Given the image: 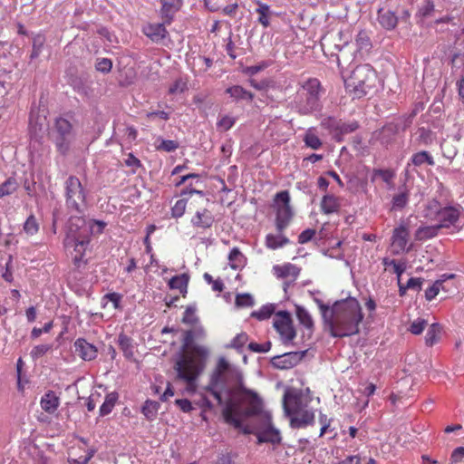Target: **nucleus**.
Segmentation results:
<instances>
[{
	"mask_svg": "<svg viewBox=\"0 0 464 464\" xmlns=\"http://www.w3.org/2000/svg\"><path fill=\"white\" fill-rule=\"evenodd\" d=\"M193 404L201 409V417L203 420H206L205 412L207 411H211L214 408L213 403L209 401V399L206 395H202L201 398L198 401H195Z\"/></svg>",
	"mask_w": 464,
	"mask_h": 464,
	"instance_id": "3c124183",
	"label": "nucleus"
},
{
	"mask_svg": "<svg viewBox=\"0 0 464 464\" xmlns=\"http://www.w3.org/2000/svg\"><path fill=\"white\" fill-rule=\"evenodd\" d=\"M124 165L130 168V172L132 174L136 173L137 169L141 167L140 160L132 153H129L127 158L124 159Z\"/></svg>",
	"mask_w": 464,
	"mask_h": 464,
	"instance_id": "4d7b16f0",
	"label": "nucleus"
},
{
	"mask_svg": "<svg viewBox=\"0 0 464 464\" xmlns=\"http://www.w3.org/2000/svg\"><path fill=\"white\" fill-rule=\"evenodd\" d=\"M256 4L258 5V8L256 10V13L259 14L258 22L264 27H268L270 24V23H269L270 7L268 5L264 4L260 1H256Z\"/></svg>",
	"mask_w": 464,
	"mask_h": 464,
	"instance_id": "37998d69",
	"label": "nucleus"
},
{
	"mask_svg": "<svg viewBox=\"0 0 464 464\" xmlns=\"http://www.w3.org/2000/svg\"><path fill=\"white\" fill-rule=\"evenodd\" d=\"M303 392L297 389H287L283 396V408L287 417L299 414L304 410Z\"/></svg>",
	"mask_w": 464,
	"mask_h": 464,
	"instance_id": "4468645a",
	"label": "nucleus"
},
{
	"mask_svg": "<svg viewBox=\"0 0 464 464\" xmlns=\"http://www.w3.org/2000/svg\"><path fill=\"white\" fill-rule=\"evenodd\" d=\"M248 341V335L246 333L242 332L237 334L231 341L229 344L227 345V348L236 349L237 351L241 350L246 342Z\"/></svg>",
	"mask_w": 464,
	"mask_h": 464,
	"instance_id": "09e8293b",
	"label": "nucleus"
},
{
	"mask_svg": "<svg viewBox=\"0 0 464 464\" xmlns=\"http://www.w3.org/2000/svg\"><path fill=\"white\" fill-rule=\"evenodd\" d=\"M235 373V370L229 362L224 357H220L209 375L208 383L204 389L217 400L220 406L226 403L223 400V393L229 396L233 394L232 389L229 388V380Z\"/></svg>",
	"mask_w": 464,
	"mask_h": 464,
	"instance_id": "39448f33",
	"label": "nucleus"
},
{
	"mask_svg": "<svg viewBox=\"0 0 464 464\" xmlns=\"http://www.w3.org/2000/svg\"><path fill=\"white\" fill-rule=\"evenodd\" d=\"M314 423V412L309 410H302V411L294 415L290 419V425L292 428L300 429L307 425H313Z\"/></svg>",
	"mask_w": 464,
	"mask_h": 464,
	"instance_id": "a878e982",
	"label": "nucleus"
},
{
	"mask_svg": "<svg viewBox=\"0 0 464 464\" xmlns=\"http://www.w3.org/2000/svg\"><path fill=\"white\" fill-rule=\"evenodd\" d=\"M229 266L232 269L242 267L246 263V257L238 247H233L228 255Z\"/></svg>",
	"mask_w": 464,
	"mask_h": 464,
	"instance_id": "e433bc0d",
	"label": "nucleus"
},
{
	"mask_svg": "<svg viewBox=\"0 0 464 464\" xmlns=\"http://www.w3.org/2000/svg\"><path fill=\"white\" fill-rule=\"evenodd\" d=\"M143 33L154 43L161 42L168 34L165 23L149 24L144 26Z\"/></svg>",
	"mask_w": 464,
	"mask_h": 464,
	"instance_id": "b1692460",
	"label": "nucleus"
},
{
	"mask_svg": "<svg viewBox=\"0 0 464 464\" xmlns=\"http://www.w3.org/2000/svg\"><path fill=\"white\" fill-rule=\"evenodd\" d=\"M160 403L155 401L147 400L142 406L141 412L148 420H153L156 418Z\"/></svg>",
	"mask_w": 464,
	"mask_h": 464,
	"instance_id": "79ce46f5",
	"label": "nucleus"
},
{
	"mask_svg": "<svg viewBox=\"0 0 464 464\" xmlns=\"http://www.w3.org/2000/svg\"><path fill=\"white\" fill-rule=\"evenodd\" d=\"M435 139L434 133L424 127H420L418 129V141L421 145H430Z\"/></svg>",
	"mask_w": 464,
	"mask_h": 464,
	"instance_id": "49530a36",
	"label": "nucleus"
},
{
	"mask_svg": "<svg viewBox=\"0 0 464 464\" xmlns=\"http://www.w3.org/2000/svg\"><path fill=\"white\" fill-rule=\"evenodd\" d=\"M277 235L268 234L266 237V246L270 249H277L289 244V239L283 234V232H277Z\"/></svg>",
	"mask_w": 464,
	"mask_h": 464,
	"instance_id": "2f4dec72",
	"label": "nucleus"
},
{
	"mask_svg": "<svg viewBox=\"0 0 464 464\" xmlns=\"http://www.w3.org/2000/svg\"><path fill=\"white\" fill-rule=\"evenodd\" d=\"M189 281V276L186 273L175 276L169 281V286L170 289H177L180 294L185 296L188 293V285Z\"/></svg>",
	"mask_w": 464,
	"mask_h": 464,
	"instance_id": "c756f323",
	"label": "nucleus"
},
{
	"mask_svg": "<svg viewBox=\"0 0 464 464\" xmlns=\"http://www.w3.org/2000/svg\"><path fill=\"white\" fill-rule=\"evenodd\" d=\"M44 40L42 36H37V37L34 38L33 50L30 54V58L32 60L37 58L40 55V53H41L43 45H44Z\"/></svg>",
	"mask_w": 464,
	"mask_h": 464,
	"instance_id": "680f3d73",
	"label": "nucleus"
},
{
	"mask_svg": "<svg viewBox=\"0 0 464 464\" xmlns=\"http://www.w3.org/2000/svg\"><path fill=\"white\" fill-rule=\"evenodd\" d=\"M45 118L43 120L36 119L34 121V114L31 112L30 114V121H29V130H30V135L31 138L36 141H40V140L43 138V135L45 131Z\"/></svg>",
	"mask_w": 464,
	"mask_h": 464,
	"instance_id": "c85d7f7f",
	"label": "nucleus"
},
{
	"mask_svg": "<svg viewBox=\"0 0 464 464\" xmlns=\"http://www.w3.org/2000/svg\"><path fill=\"white\" fill-rule=\"evenodd\" d=\"M175 404L183 411L186 413L190 412L192 410L195 409L194 404L188 399H178L175 401Z\"/></svg>",
	"mask_w": 464,
	"mask_h": 464,
	"instance_id": "338daca9",
	"label": "nucleus"
},
{
	"mask_svg": "<svg viewBox=\"0 0 464 464\" xmlns=\"http://www.w3.org/2000/svg\"><path fill=\"white\" fill-rule=\"evenodd\" d=\"M53 139L56 150L62 155H66L74 140V132L71 122L64 118H57L53 130Z\"/></svg>",
	"mask_w": 464,
	"mask_h": 464,
	"instance_id": "1a4fd4ad",
	"label": "nucleus"
},
{
	"mask_svg": "<svg viewBox=\"0 0 464 464\" xmlns=\"http://www.w3.org/2000/svg\"><path fill=\"white\" fill-rule=\"evenodd\" d=\"M39 225L34 215H30L24 224V230L28 235H34L38 232Z\"/></svg>",
	"mask_w": 464,
	"mask_h": 464,
	"instance_id": "603ef678",
	"label": "nucleus"
},
{
	"mask_svg": "<svg viewBox=\"0 0 464 464\" xmlns=\"http://www.w3.org/2000/svg\"><path fill=\"white\" fill-rule=\"evenodd\" d=\"M440 334L441 326L440 325V324L434 323L430 324L425 335V344L430 347L433 346L440 341Z\"/></svg>",
	"mask_w": 464,
	"mask_h": 464,
	"instance_id": "473e14b6",
	"label": "nucleus"
},
{
	"mask_svg": "<svg viewBox=\"0 0 464 464\" xmlns=\"http://www.w3.org/2000/svg\"><path fill=\"white\" fill-rule=\"evenodd\" d=\"M227 93L235 102H251L254 100L255 94L247 91L241 85H233L226 90Z\"/></svg>",
	"mask_w": 464,
	"mask_h": 464,
	"instance_id": "393cba45",
	"label": "nucleus"
},
{
	"mask_svg": "<svg viewBox=\"0 0 464 464\" xmlns=\"http://www.w3.org/2000/svg\"><path fill=\"white\" fill-rule=\"evenodd\" d=\"M161 3V16L164 23L169 24L174 14L180 9L182 0H160Z\"/></svg>",
	"mask_w": 464,
	"mask_h": 464,
	"instance_id": "4be33fe9",
	"label": "nucleus"
},
{
	"mask_svg": "<svg viewBox=\"0 0 464 464\" xmlns=\"http://www.w3.org/2000/svg\"><path fill=\"white\" fill-rule=\"evenodd\" d=\"M435 11V5L433 0H425L424 3L419 6L418 11L415 14L416 18L420 20L430 17Z\"/></svg>",
	"mask_w": 464,
	"mask_h": 464,
	"instance_id": "4c0bfd02",
	"label": "nucleus"
},
{
	"mask_svg": "<svg viewBox=\"0 0 464 464\" xmlns=\"http://www.w3.org/2000/svg\"><path fill=\"white\" fill-rule=\"evenodd\" d=\"M328 127L334 132L335 136L346 135L354 132L359 128V123L356 121H343L329 118Z\"/></svg>",
	"mask_w": 464,
	"mask_h": 464,
	"instance_id": "aec40b11",
	"label": "nucleus"
},
{
	"mask_svg": "<svg viewBox=\"0 0 464 464\" xmlns=\"http://www.w3.org/2000/svg\"><path fill=\"white\" fill-rule=\"evenodd\" d=\"M464 459V447L456 448L450 456V464H457Z\"/></svg>",
	"mask_w": 464,
	"mask_h": 464,
	"instance_id": "774afa93",
	"label": "nucleus"
},
{
	"mask_svg": "<svg viewBox=\"0 0 464 464\" xmlns=\"http://www.w3.org/2000/svg\"><path fill=\"white\" fill-rule=\"evenodd\" d=\"M427 325V321L425 319L418 318L413 321L410 325L409 331L415 335L420 334Z\"/></svg>",
	"mask_w": 464,
	"mask_h": 464,
	"instance_id": "13d9d810",
	"label": "nucleus"
},
{
	"mask_svg": "<svg viewBox=\"0 0 464 464\" xmlns=\"http://www.w3.org/2000/svg\"><path fill=\"white\" fill-rule=\"evenodd\" d=\"M340 208L339 198L334 195H324L321 201V209L324 214L337 212Z\"/></svg>",
	"mask_w": 464,
	"mask_h": 464,
	"instance_id": "7c9ffc66",
	"label": "nucleus"
},
{
	"mask_svg": "<svg viewBox=\"0 0 464 464\" xmlns=\"http://www.w3.org/2000/svg\"><path fill=\"white\" fill-rule=\"evenodd\" d=\"M440 228L439 226L433 225V226H426V227H420L415 233V237L417 240H426L432 238L438 235V232Z\"/></svg>",
	"mask_w": 464,
	"mask_h": 464,
	"instance_id": "f704fd0d",
	"label": "nucleus"
},
{
	"mask_svg": "<svg viewBox=\"0 0 464 464\" xmlns=\"http://www.w3.org/2000/svg\"><path fill=\"white\" fill-rule=\"evenodd\" d=\"M118 343L122 350L123 355L126 357V359L132 361L134 353L130 339L125 335L121 334L118 339Z\"/></svg>",
	"mask_w": 464,
	"mask_h": 464,
	"instance_id": "ea45409f",
	"label": "nucleus"
},
{
	"mask_svg": "<svg viewBox=\"0 0 464 464\" xmlns=\"http://www.w3.org/2000/svg\"><path fill=\"white\" fill-rule=\"evenodd\" d=\"M274 208H276V231L284 232L294 216L290 206V194L288 190H282L275 195Z\"/></svg>",
	"mask_w": 464,
	"mask_h": 464,
	"instance_id": "9b49d317",
	"label": "nucleus"
},
{
	"mask_svg": "<svg viewBox=\"0 0 464 464\" xmlns=\"http://www.w3.org/2000/svg\"><path fill=\"white\" fill-rule=\"evenodd\" d=\"M411 162L416 167H420L423 164H427L429 166L435 165L433 157L426 150L414 153L411 158Z\"/></svg>",
	"mask_w": 464,
	"mask_h": 464,
	"instance_id": "72a5a7b5",
	"label": "nucleus"
},
{
	"mask_svg": "<svg viewBox=\"0 0 464 464\" xmlns=\"http://www.w3.org/2000/svg\"><path fill=\"white\" fill-rule=\"evenodd\" d=\"M269 66V63L268 62H266V61H263L261 62L260 63L258 64H256V65H251V66H247L246 69H245V73L250 75V76H253V75H256L259 72L265 70L266 68H267Z\"/></svg>",
	"mask_w": 464,
	"mask_h": 464,
	"instance_id": "69168bd1",
	"label": "nucleus"
},
{
	"mask_svg": "<svg viewBox=\"0 0 464 464\" xmlns=\"http://www.w3.org/2000/svg\"><path fill=\"white\" fill-rule=\"evenodd\" d=\"M426 211V217L437 221L440 229L452 228L459 232L462 228L460 218L463 208L459 204L442 207L440 201L433 199L428 204Z\"/></svg>",
	"mask_w": 464,
	"mask_h": 464,
	"instance_id": "423d86ee",
	"label": "nucleus"
},
{
	"mask_svg": "<svg viewBox=\"0 0 464 464\" xmlns=\"http://www.w3.org/2000/svg\"><path fill=\"white\" fill-rule=\"evenodd\" d=\"M234 396L223 405L222 415L227 424L244 434H251L256 433V425L245 423L246 420L259 418L269 422V413L264 411V401L256 392L240 383Z\"/></svg>",
	"mask_w": 464,
	"mask_h": 464,
	"instance_id": "f257e3e1",
	"label": "nucleus"
},
{
	"mask_svg": "<svg viewBox=\"0 0 464 464\" xmlns=\"http://www.w3.org/2000/svg\"><path fill=\"white\" fill-rule=\"evenodd\" d=\"M295 313L299 323L307 330L312 331L314 328V321L308 311L301 305H296Z\"/></svg>",
	"mask_w": 464,
	"mask_h": 464,
	"instance_id": "c9c22d12",
	"label": "nucleus"
},
{
	"mask_svg": "<svg viewBox=\"0 0 464 464\" xmlns=\"http://www.w3.org/2000/svg\"><path fill=\"white\" fill-rule=\"evenodd\" d=\"M255 304L250 294H238L236 296V304L238 307H251Z\"/></svg>",
	"mask_w": 464,
	"mask_h": 464,
	"instance_id": "864d4df0",
	"label": "nucleus"
},
{
	"mask_svg": "<svg viewBox=\"0 0 464 464\" xmlns=\"http://www.w3.org/2000/svg\"><path fill=\"white\" fill-rule=\"evenodd\" d=\"M409 239V230L404 224L395 227L392 236V246L394 254H399L406 250Z\"/></svg>",
	"mask_w": 464,
	"mask_h": 464,
	"instance_id": "f3484780",
	"label": "nucleus"
},
{
	"mask_svg": "<svg viewBox=\"0 0 464 464\" xmlns=\"http://www.w3.org/2000/svg\"><path fill=\"white\" fill-rule=\"evenodd\" d=\"M95 68L101 72H109L112 68V62L107 58L98 59L95 64Z\"/></svg>",
	"mask_w": 464,
	"mask_h": 464,
	"instance_id": "0e129e2a",
	"label": "nucleus"
},
{
	"mask_svg": "<svg viewBox=\"0 0 464 464\" xmlns=\"http://www.w3.org/2000/svg\"><path fill=\"white\" fill-rule=\"evenodd\" d=\"M116 403V392H112L106 396L105 401L100 407V416H105L111 412Z\"/></svg>",
	"mask_w": 464,
	"mask_h": 464,
	"instance_id": "a18cd8bd",
	"label": "nucleus"
},
{
	"mask_svg": "<svg viewBox=\"0 0 464 464\" xmlns=\"http://www.w3.org/2000/svg\"><path fill=\"white\" fill-rule=\"evenodd\" d=\"M379 77L370 64L356 66L345 80L346 91L353 99H361L377 91Z\"/></svg>",
	"mask_w": 464,
	"mask_h": 464,
	"instance_id": "7ed1b4c3",
	"label": "nucleus"
},
{
	"mask_svg": "<svg viewBox=\"0 0 464 464\" xmlns=\"http://www.w3.org/2000/svg\"><path fill=\"white\" fill-rule=\"evenodd\" d=\"M17 188V183L14 178H8L0 185V198L7 196L14 192Z\"/></svg>",
	"mask_w": 464,
	"mask_h": 464,
	"instance_id": "8fccbe9b",
	"label": "nucleus"
},
{
	"mask_svg": "<svg viewBox=\"0 0 464 464\" xmlns=\"http://www.w3.org/2000/svg\"><path fill=\"white\" fill-rule=\"evenodd\" d=\"M274 274L278 278H286V277H292L293 281H295L296 278L299 276L301 268L296 266L294 264L286 263L282 266L276 265L273 267Z\"/></svg>",
	"mask_w": 464,
	"mask_h": 464,
	"instance_id": "bb28decb",
	"label": "nucleus"
},
{
	"mask_svg": "<svg viewBox=\"0 0 464 464\" xmlns=\"http://www.w3.org/2000/svg\"><path fill=\"white\" fill-rule=\"evenodd\" d=\"M194 332L186 331L182 340V352L179 353V358L174 364L178 379L184 381L188 386L195 384L205 367L204 363L196 362L193 357L184 354L188 349L192 348Z\"/></svg>",
	"mask_w": 464,
	"mask_h": 464,
	"instance_id": "20e7f679",
	"label": "nucleus"
},
{
	"mask_svg": "<svg viewBox=\"0 0 464 464\" xmlns=\"http://www.w3.org/2000/svg\"><path fill=\"white\" fill-rule=\"evenodd\" d=\"M67 83L79 94L87 95L89 87L86 85V79L83 75L74 73L73 69L66 72Z\"/></svg>",
	"mask_w": 464,
	"mask_h": 464,
	"instance_id": "412c9836",
	"label": "nucleus"
},
{
	"mask_svg": "<svg viewBox=\"0 0 464 464\" xmlns=\"http://www.w3.org/2000/svg\"><path fill=\"white\" fill-rule=\"evenodd\" d=\"M179 147V144L176 140H161L160 143L156 146L158 150L166 152L175 151Z\"/></svg>",
	"mask_w": 464,
	"mask_h": 464,
	"instance_id": "6e6d98bb",
	"label": "nucleus"
},
{
	"mask_svg": "<svg viewBox=\"0 0 464 464\" xmlns=\"http://www.w3.org/2000/svg\"><path fill=\"white\" fill-rule=\"evenodd\" d=\"M321 82L316 78L308 79L297 92L294 104L301 115H308L320 109Z\"/></svg>",
	"mask_w": 464,
	"mask_h": 464,
	"instance_id": "0eeeda50",
	"label": "nucleus"
},
{
	"mask_svg": "<svg viewBox=\"0 0 464 464\" xmlns=\"http://www.w3.org/2000/svg\"><path fill=\"white\" fill-rule=\"evenodd\" d=\"M363 319L359 301L354 297L338 300L333 304L329 319V333L332 337L343 338L358 334Z\"/></svg>",
	"mask_w": 464,
	"mask_h": 464,
	"instance_id": "f03ea898",
	"label": "nucleus"
},
{
	"mask_svg": "<svg viewBox=\"0 0 464 464\" xmlns=\"http://www.w3.org/2000/svg\"><path fill=\"white\" fill-rule=\"evenodd\" d=\"M66 206L69 209L82 214L86 208L85 191L79 179L70 176L65 182Z\"/></svg>",
	"mask_w": 464,
	"mask_h": 464,
	"instance_id": "9d476101",
	"label": "nucleus"
},
{
	"mask_svg": "<svg viewBox=\"0 0 464 464\" xmlns=\"http://www.w3.org/2000/svg\"><path fill=\"white\" fill-rule=\"evenodd\" d=\"M377 20L382 28L392 31L396 28L399 17L393 11L380 8L377 12Z\"/></svg>",
	"mask_w": 464,
	"mask_h": 464,
	"instance_id": "5701e85b",
	"label": "nucleus"
},
{
	"mask_svg": "<svg viewBox=\"0 0 464 464\" xmlns=\"http://www.w3.org/2000/svg\"><path fill=\"white\" fill-rule=\"evenodd\" d=\"M42 409L47 413H53L59 407L60 399L53 391H48L40 401Z\"/></svg>",
	"mask_w": 464,
	"mask_h": 464,
	"instance_id": "cd10ccee",
	"label": "nucleus"
},
{
	"mask_svg": "<svg viewBox=\"0 0 464 464\" xmlns=\"http://www.w3.org/2000/svg\"><path fill=\"white\" fill-rule=\"evenodd\" d=\"M137 78V61L130 55L118 58V84L128 86Z\"/></svg>",
	"mask_w": 464,
	"mask_h": 464,
	"instance_id": "f8f14e48",
	"label": "nucleus"
},
{
	"mask_svg": "<svg viewBox=\"0 0 464 464\" xmlns=\"http://www.w3.org/2000/svg\"><path fill=\"white\" fill-rule=\"evenodd\" d=\"M262 428L264 430L258 431L259 427L256 426V435L258 442H270L272 444H279L281 442V436L277 430L271 425V416L269 415V422H265V419H261Z\"/></svg>",
	"mask_w": 464,
	"mask_h": 464,
	"instance_id": "dca6fc26",
	"label": "nucleus"
},
{
	"mask_svg": "<svg viewBox=\"0 0 464 464\" xmlns=\"http://www.w3.org/2000/svg\"><path fill=\"white\" fill-rule=\"evenodd\" d=\"M271 346L272 344L270 342H266L264 343H250L248 344V349L254 353H267L271 349Z\"/></svg>",
	"mask_w": 464,
	"mask_h": 464,
	"instance_id": "e2e57ef3",
	"label": "nucleus"
},
{
	"mask_svg": "<svg viewBox=\"0 0 464 464\" xmlns=\"http://www.w3.org/2000/svg\"><path fill=\"white\" fill-rule=\"evenodd\" d=\"M355 44L359 51L368 52L372 48V41L368 32L361 30L355 37Z\"/></svg>",
	"mask_w": 464,
	"mask_h": 464,
	"instance_id": "58836bf2",
	"label": "nucleus"
},
{
	"mask_svg": "<svg viewBox=\"0 0 464 464\" xmlns=\"http://www.w3.org/2000/svg\"><path fill=\"white\" fill-rule=\"evenodd\" d=\"M274 327L280 334L285 344L291 343L296 336L291 314L287 311H279L274 318Z\"/></svg>",
	"mask_w": 464,
	"mask_h": 464,
	"instance_id": "ddd939ff",
	"label": "nucleus"
},
{
	"mask_svg": "<svg viewBox=\"0 0 464 464\" xmlns=\"http://www.w3.org/2000/svg\"><path fill=\"white\" fill-rule=\"evenodd\" d=\"M74 353L84 361H91L96 358L97 348L88 343L84 338H78L74 342Z\"/></svg>",
	"mask_w": 464,
	"mask_h": 464,
	"instance_id": "6ab92c4d",
	"label": "nucleus"
},
{
	"mask_svg": "<svg viewBox=\"0 0 464 464\" xmlns=\"http://www.w3.org/2000/svg\"><path fill=\"white\" fill-rule=\"evenodd\" d=\"M307 350L285 353L272 358V363L278 369H290L296 366L305 356Z\"/></svg>",
	"mask_w": 464,
	"mask_h": 464,
	"instance_id": "2eb2a0df",
	"label": "nucleus"
},
{
	"mask_svg": "<svg viewBox=\"0 0 464 464\" xmlns=\"http://www.w3.org/2000/svg\"><path fill=\"white\" fill-rule=\"evenodd\" d=\"M215 222L213 213L206 208L196 211L191 218L190 223L196 228L208 229L210 228Z\"/></svg>",
	"mask_w": 464,
	"mask_h": 464,
	"instance_id": "a211bd4d",
	"label": "nucleus"
},
{
	"mask_svg": "<svg viewBox=\"0 0 464 464\" xmlns=\"http://www.w3.org/2000/svg\"><path fill=\"white\" fill-rule=\"evenodd\" d=\"M196 309L192 306H188L185 310L182 322L187 324H195L198 323V318L195 315Z\"/></svg>",
	"mask_w": 464,
	"mask_h": 464,
	"instance_id": "052dcab7",
	"label": "nucleus"
},
{
	"mask_svg": "<svg viewBox=\"0 0 464 464\" xmlns=\"http://www.w3.org/2000/svg\"><path fill=\"white\" fill-rule=\"evenodd\" d=\"M409 201V192L401 191L392 198V209H402Z\"/></svg>",
	"mask_w": 464,
	"mask_h": 464,
	"instance_id": "de8ad7c7",
	"label": "nucleus"
},
{
	"mask_svg": "<svg viewBox=\"0 0 464 464\" xmlns=\"http://www.w3.org/2000/svg\"><path fill=\"white\" fill-rule=\"evenodd\" d=\"M187 198H181L176 201L175 205L171 208V215L173 218H181L186 210Z\"/></svg>",
	"mask_w": 464,
	"mask_h": 464,
	"instance_id": "5fc2aeb1",
	"label": "nucleus"
},
{
	"mask_svg": "<svg viewBox=\"0 0 464 464\" xmlns=\"http://www.w3.org/2000/svg\"><path fill=\"white\" fill-rule=\"evenodd\" d=\"M92 232L93 227L87 223L83 217L72 216L66 226V244H73L75 250L81 252L89 244Z\"/></svg>",
	"mask_w": 464,
	"mask_h": 464,
	"instance_id": "6e6552de",
	"label": "nucleus"
},
{
	"mask_svg": "<svg viewBox=\"0 0 464 464\" xmlns=\"http://www.w3.org/2000/svg\"><path fill=\"white\" fill-rule=\"evenodd\" d=\"M52 348V344H39L32 349L30 354L34 360H37L38 358L44 356Z\"/></svg>",
	"mask_w": 464,
	"mask_h": 464,
	"instance_id": "bf43d9fd",
	"label": "nucleus"
},
{
	"mask_svg": "<svg viewBox=\"0 0 464 464\" xmlns=\"http://www.w3.org/2000/svg\"><path fill=\"white\" fill-rule=\"evenodd\" d=\"M303 140L306 147L311 148L313 150H318L323 145L322 140L312 129H309L304 133Z\"/></svg>",
	"mask_w": 464,
	"mask_h": 464,
	"instance_id": "a19ab883",
	"label": "nucleus"
},
{
	"mask_svg": "<svg viewBox=\"0 0 464 464\" xmlns=\"http://www.w3.org/2000/svg\"><path fill=\"white\" fill-rule=\"evenodd\" d=\"M276 306L273 304L263 305L259 310L251 313V317L259 321L268 319L275 313Z\"/></svg>",
	"mask_w": 464,
	"mask_h": 464,
	"instance_id": "c03bdc74",
	"label": "nucleus"
}]
</instances>
